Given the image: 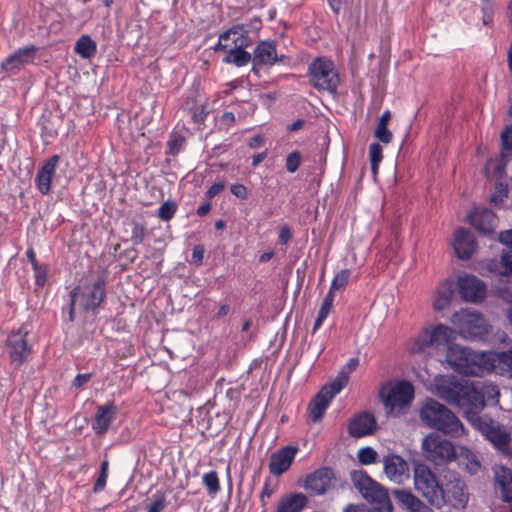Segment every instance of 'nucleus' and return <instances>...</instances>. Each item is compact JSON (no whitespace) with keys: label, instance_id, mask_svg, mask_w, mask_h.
Masks as SVG:
<instances>
[{"label":"nucleus","instance_id":"obj_1","mask_svg":"<svg viewBox=\"0 0 512 512\" xmlns=\"http://www.w3.org/2000/svg\"><path fill=\"white\" fill-rule=\"evenodd\" d=\"M435 394L448 404L461 409L497 449L506 451L509 448L511 438L507 429L487 416L477 415L485 407V394L498 395L494 385L458 379L455 376H437Z\"/></svg>","mask_w":512,"mask_h":512},{"label":"nucleus","instance_id":"obj_2","mask_svg":"<svg viewBox=\"0 0 512 512\" xmlns=\"http://www.w3.org/2000/svg\"><path fill=\"white\" fill-rule=\"evenodd\" d=\"M419 415L426 426L452 438H459L465 433L459 418L446 406L433 399H427L423 403Z\"/></svg>","mask_w":512,"mask_h":512},{"label":"nucleus","instance_id":"obj_3","mask_svg":"<svg viewBox=\"0 0 512 512\" xmlns=\"http://www.w3.org/2000/svg\"><path fill=\"white\" fill-rule=\"evenodd\" d=\"M489 355L452 344L445 352V361L458 373L481 377L489 372Z\"/></svg>","mask_w":512,"mask_h":512},{"label":"nucleus","instance_id":"obj_4","mask_svg":"<svg viewBox=\"0 0 512 512\" xmlns=\"http://www.w3.org/2000/svg\"><path fill=\"white\" fill-rule=\"evenodd\" d=\"M454 331L443 324H438L431 328H425L411 343L409 350L411 353H430V350L436 352H446L452 345Z\"/></svg>","mask_w":512,"mask_h":512},{"label":"nucleus","instance_id":"obj_5","mask_svg":"<svg viewBox=\"0 0 512 512\" xmlns=\"http://www.w3.org/2000/svg\"><path fill=\"white\" fill-rule=\"evenodd\" d=\"M414 489L427 503L437 509L443 507V485L436 474L424 463L416 464L413 469Z\"/></svg>","mask_w":512,"mask_h":512},{"label":"nucleus","instance_id":"obj_6","mask_svg":"<svg viewBox=\"0 0 512 512\" xmlns=\"http://www.w3.org/2000/svg\"><path fill=\"white\" fill-rule=\"evenodd\" d=\"M414 387L405 380L388 382L380 390V399L387 414L398 416L408 408L414 399Z\"/></svg>","mask_w":512,"mask_h":512},{"label":"nucleus","instance_id":"obj_7","mask_svg":"<svg viewBox=\"0 0 512 512\" xmlns=\"http://www.w3.org/2000/svg\"><path fill=\"white\" fill-rule=\"evenodd\" d=\"M310 84L319 92L336 93L340 83L334 63L325 57H317L308 66Z\"/></svg>","mask_w":512,"mask_h":512},{"label":"nucleus","instance_id":"obj_8","mask_svg":"<svg viewBox=\"0 0 512 512\" xmlns=\"http://www.w3.org/2000/svg\"><path fill=\"white\" fill-rule=\"evenodd\" d=\"M71 307L69 318L74 320V314L79 311H94L105 297L104 282L97 281L77 286L71 291Z\"/></svg>","mask_w":512,"mask_h":512},{"label":"nucleus","instance_id":"obj_9","mask_svg":"<svg viewBox=\"0 0 512 512\" xmlns=\"http://www.w3.org/2000/svg\"><path fill=\"white\" fill-rule=\"evenodd\" d=\"M422 456L435 466H443L456 458L454 445L439 434L432 432L421 441Z\"/></svg>","mask_w":512,"mask_h":512},{"label":"nucleus","instance_id":"obj_10","mask_svg":"<svg viewBox=\"0 0 512 512\" xmlns=\"http://www.w3.org/2000/svg\"><path fill=\"white\" fill-rule=\"evenodd\" d=\"M451 322L466 339L482 340L490 331L486 319L480 313L468 309L454 313Z\"/></svg>","mask_w":512,"mask_h":512},{"label":"nucleus","instance_id":"obj_11","mask_svg":"<svg viewBox=\"0 0 512 512\" xmlns=\"http://www.w3.org/2000/svg\"><path fill=\"white\" fill-rule=\"evenodd\" d=\"M28 331L21 327L18 331L12 332L6 340L7 353L11 363L20 367L32 354V346L27 342Z\"/></svg>","mask_w":512,"mask_h":512},{"label":"nucleus","instance_id":"obj_12","mask_svg":"<svg viewBox=\"0 0 512 512\" xmlns=\"http://www.w3.org/2000/svg\"><path fill=\"white\" fill-rule=\"evenodd\" d=\"M352 480L354 486L368 502L390 505L387 491L367 474L354 472Z\"/></svg>","mask_w":512,"mask_h":512},{"label":"nucleus","instance_id":"obj_13","mask_svg":"<svg viewBox=\"0 0 512 512\" xmlns=\"http://www.w3.org/2000/svg\"><path fill=\"white\" fill-rule=\"evenodd\" d=\"M37 47L30 45L19 48L9 55L1 64V70L9 76L18 74L36 58Z\"/></svg>","mask_w":512,"mask_h":512},{"label":"nucleus","instance_id":"obj_14","mask_svg":"<svg viewBox=\"0 0 512 512\" xmlns=\"http://www.w3.org/2000/svg\"><path fill=\"white\" fill-rule=\"evenodd\" d=\"M469 499V494L465 482L453 477L443 485V506L450 504L454 508H465Z\"/></svg>","mask_w":512,"mask_h":512},{"label":"nucleus","instance_id":"obj_15","mask_svg":"<svg viewBox=\"0 0 512 512\" xmlns=\"http://www.w3.org/2000/svg\"><path fill=\"white\" fill-rule=\"evenodd\" d=\"M457 286L462 299L467 302H479L485 297V284L473 275H460Z\"/></svg>","mask_w":512,"mask_h":512},{"label":"nucleus","instance_id":"obj_16","mask_svg":"<svg viewBox=\"0 0 512 512\" xmlns=\"http://www.w3.org/2000/svg\"><path fill=\"white\" fill-rule=\"evenodd\" d=\"M249 34L250 30L245 24L234 25L220 35L216 49H226L231 45L238 48L248 47L252 42Z\"/></svg>","mask_w":512,"mask_h":512},{"label":"nucleus","instance_id":"obj_17","mask_svg":"<svg viewBox=\"0 0 512 512\" xmlns=\"http://www.w3.org/2000/svg\"><path fill=\"white\" fill-rule=\"evenodd\" d=\"M288 58L281 54L278 55L276 45L273 41H261L253 52V66H273L276 63H284Z\"/></svg>","mask_w":512,"mask_h":512},{"label":"nucleus","instance_id":"obj_18","mask_svg":"<svg viewBox=\"0 0 512 512\" xmlns=\"http://www.w3.org/2000/svg\"><path fill=\"white\" fill-rule=\"evenodd\" d=\"M384 473L387 478L396 483L403 484L409 479L408 463L399 455L389 454L383 459Z\"/></svg>","mask_w":512,"mask_h":512},{"label":"nucleus","instance_id":"obj_19","mask_svg":"<svg viewBox=\"0 0 512 512\" xmlns=\"http://www.w3.org/2000/svg\"><path fill=\"white\" fill-rule=\"evenodd\" d=\"M298 448L295 446H284L274 452L270 457L269 471L275 476H280L286 472L293 463Z\"/></svg>","mask_w":512,"mask_h":512},{"label":"nucleus","instance_id":"obj_20","mask_svg":"<svg viewBox=\"0 0 512 512\" xmlns=\"http://www.w3.org/2000/svg\"><path fill=\"white\" fill-rule=\"evenodd\" d=\"M376 428L375 416L369 412H361L351 419L348 432L354 438H361L373 434Z\"/></svg>","mask_w":512,"mask_h":512},{"label":"nucleus","instance_id":"obj_21","mask_svg":"<svg viewBox=\"0 0 512 512\" xmlns=\"http://www.w3.org/2000/svg\"><path fill=\"white\" fill-rule=\"evenodd\" d=\"M469 223L480 233L492 234L497 226L495 214L487 208H476L468 215Z\"/></svg>","mask_w":512,"mask_h":512},{"label":"nucleus","instance_id":"obj_22","mask_svg":"<svg viewBox=\"0 0 512 512\" xmlns=\"http://www.w3.org/2000/svg\"><path fill=\"white\" fill-rule=\"evenodd\" d=\"M399 505L409 512H435L429 503L415 496L411 491L396 489L392 492Z\"/></svg>","mask_w":512,"mask_h":512},{"label":"nucleus","instance_id":"obj_23","mask_svg":"<svg viewBox=\"0 0 512 512\" xmlns=\"http://www.w3.org/2000/svg\"><path fill=\"white\" fill-rule=\"evenodd\" d=\"M332 476L330 469H318L307 477L304 487L314 495L324 494L331 486Z\"/></svg>","mask_w":512,"mask_h":512},{"label":"nucleus","instance_id":"obj_24","mask_svg":"<svg viewBox=\"0 0 512 512\" xmlns=\"http://www.w3.org/2000/svg\"><path fill=\"white\" fill-rule=\"evenodd\" d=\"M454 250L460 259H469L476 249L473 235L464 228H457L454 232Z\"/></svg>","mask_w":512,"mask_h":512},{"label":"nucleus","instance_id":"obj_25","mask_svg":"<svg viewBox=\"0 0 512 512\" xmlns=\"http://www.w3.org/2000/svg\"><path fill=\"white\" fill-rule=\"evenodd\" d=\"M495 490L504 502L512 501V470L505 466L494 467Z\"/></svg>","mask_w":512,"mask_h":512},{"label":"nucleus","instance_id":"obj_26","mask_svg":"<svg viewBox=\"0 0 512 512\" xmlns=\"http://www.w3.org/2000/svg\"><path fill=\"white\" fill-rule=\"evenodd\" d=\"M59 162V156L53 155L51 156L41 167L39 172L36 175V185L38 190L46 195L50 192L51 182L56 172V167Z\"/></svg>","mask_w":512,"mask_h":512},{"label":"nucleus","instance_id":"obj_27","mask_svg":"<svg viewBox=\"0 0 512 512\" xmlns=\"http://www.w3.org/2000/svg\"><path fill=\"white\" fill-rule=\"evenodd\" d=\"M117 408L113 403H107L97 408L92 428L96 434H104L107 432L110 424L115 418Z\"/></svg>","mask_w":512,"mask_h":512},{"label":"nucleus","instance_id":"obj_28","mask_svg":"<svg viewBox=\"0 0 512 512\" xmlns=\"http://www.w3.org/2000/svg\"><path fill=\"white\" fill-rule=\"evenodd\" d=\"M332 399L333 398L331 395H328L326 390L321 389L317 393L308 406V414L312 422H319L323 418Z\"/></svg>","mask_w":512,"mask_h":512},{"label":"nucleus","instance_id":"obj_29","mask_svg":"<svg viewBox=\"0 0 512 512\" xmlns=\"http://www.w3.org/2000/svg\"><path fill=\"white\" fill-rule=\"evenodd\" d=\"M489 371L497 369L504 376L512 378V350L499 353L487 352Z\"/></svg>","mask_w":512,"mask_h":512},{"label":"nucleus","instance_id":"obj_30","mask_svg":"<svg viewBox=\"0 0 512 512\" xmlns=\"http://www.w3.org/2000/svg\"><path fill=\"white\" fill-rule=\"evenodd\" d=\"M454 293V283L450 279H446L441 282L433 298V308L437 311H442L449 307L452 296Z\"/></svg>","mask_w":512,"mask_h":512},{"label":"nucleus","instance_id":"obj_31","mask_svg":"<svg viewBox=\"0 0 512 512\" xmlns=\"http://www.w3.org/2000/svg\"><path fill=\"white\" fill-rule=\"evenodd\" d=\"M307 498L302 493H295L282 498L277 512H300L306 505Z\"/></svg>","mask_w":512,"mask_h":512},{"label":"nucleus","instance_id":"obj_32","mask_svg":"<svg viewBox=\"0 0 512 512\" xmlns=\"http://www.w3.org/2000/svg\"><path fill=\"white\" fill-rule=\"evenodd\" d=\"M245 47H232L224 49L227 51L226 56L223 58L225 63H233L238 67L247 65L251 60V55L244 50Z\"/></svg>","mask_w":512,"mask_h":512},{"label":"nucleus","instance_id":"obj_33","mask_svg":"<svg viewBox=\"0 0 512 512\" xmlns=\"http://www.w3.org/2000/svg\"><path fill=\"white\" fill-rule=\"evenodd\" d=\"M74 50L83 59H90L97 52V44L89 35H82L76 41Z\"/></svg>","mask_w":512,"mask_h":512},{"label":"nucleus","instance_id":"obj_34","mask_svg":"<svg viewBox=\"0 0 512 512\" xmlns=\"http://www.w3.org/2000/svg\"><path fill=\"white\" fill-rule=\"evenodd\" d=\"M334 296H331V293H327L323 299L321 307L319 309L317 318L315 320L312 332L315 333L329 316L332 308H333Z\"/></svg>","mask_w":512,"mask_h":512},{"label":"nucleus","instance_id":"obj_35","mask_svg":"<svg viewBox=\"0 0 512 512\" xmlns=\"http://www.w3.org/2000/svg\"><path fill=\"white\" fill-rule=\"evenodd\" d=\"M349 377L346 371L340 370L336 378L329 385L324 386L322 390H326L328 395L334 398L348 384Z\"/></svg>","mask_w":512,"mask_h":512},{"label":"nucleus","instance_id":"obj_36","mask_svg":"<svg viewBox=\"0 0 512 512\" xmlns=\"http://www.w3.org/2000/svg\"><path fill=\"white\" fill-rule=\"evenodd\" d=\"M461 461L466 471L471 475H476L481 470V463L478 457L469 450L462 451Z\"/></svg>","mask_w":512,"mask_h":512},{"label":"nucleus","instance_id":"obj_37","mask_svg":"<svg viewBox=\"0 0 512 512\" xmlns=\"http://www.w3.org/2000/svg\"><path fill=\"white\" fill-rule=\"evenodd\" d=\"M351 271L349 269H343L339 271L331 282L328 293L334 296L336 291L343 290L349 282Z\"/></svg>","mask_w":512,"mask_h":512},{"label":"nucleus","instance_id":"obj_38","mask_svg":"<svg viewBox=\"0 0 512 512\" xmlns=\"http://www.w3.org/2000/svg\"><path fill=\"white\" fill-rule=\"evenodd\" d=\"M202 483L210 496H215L220 491V481L216 471H210L202 476Z\"/></svg>","mask_w":512,"mask_h":512},{"label":"nucleus","instance_id":"obj_39","mask_svg":"<svg viewBox=\"0 0 512 512\" xmlns=\"http://www.w3.org/2000/svg\"><path fill=\"white\" fill-rule=\"evenodd\" d=\"M382 146L375 142L369 146V159L371 163V170L374 174H377L379 164L382 161Z\"/></svg>","mask_w":512,"mask_h":512},{"label":"nucleus","instance_id":"obj_40","mask_svg":"<svg viewBox=\"0 0 512 512\" xmlns=\"http://www.w3.org/2000/svg\"><path fill=\"white\" fill-rule=\"evenodd\" d=\"M358 460L363 465H370L376 462L378 453L372 447H363L358 450Z\"/></svg>","mask_w":512,"mask_h":512},{"label":"nucleus","instance_id":"obj_41","mask_svg":"<svg viewBox=\"0 0 512 512\" xmlns=\"http://www.w3.org/2000/svg\"><path fill=\"white\" fill-rule=\"evenodd\" d=\"M131 225L132 231L130 241L133 245H139L144 241L147 235V229L143 224L136 221H133Z\"/></svg>","mask_w":512,"mask_h":512},{"label":"nucleus","instance_id":"obj_42","mask_svg":"<svg viewBox=\"0 0 512 512\" xmlns=\"http://www.w3.org/2000/svg\"><path fill=\"white\" fill-rule=\"evenodd\" d=\"M177 209V205L173 201L164 202L158 210V217L163 221H169L173 218Z\"/></svg>","mask_w":512,"mask_h":512},{"label":"nucleus","instance_id":"obj_43","mask_svg":"<svg viewBox=\"0 0 512 512\" xmlns=\"http://www.w3.org/2000/svg\"><path fill=\"white\" fill-rule=\"evenodd\" d=\"M302 162V156L299 151H293L286 157V169L289 173H295L300 167Z\"/></svg>","mask_w":512,"mask_h":512},{"label":"nucleus","instance_id":"obj_44","mask_svg":"<svg viewBox=\"0 0 512 512\" xmlns=\"http://www.w3.org/2000/svg\"><path fill=\"white\" fill-rule=\"evenodd\" d=\"M35 283L39 287H43L47 280L48 267L45 265H38L33 268Z\"/></svg>","mask_w":512,"mask_h":512},{"label":"nucleus","instance_id":"obj_45","mask_svg":"<svg viewBox=\"0 0 512 512\" xmlns=\"http://www.w3.org/2000/svg\"><path fill=\"white\" fill-rule=\"evenodd\" d=\"M166 506L165 496L163 494H156L148 506L147 512H161Z\"/></svg>","mask_w":512,"mask_h":512},{"label":"nucleus","instance_id":"obj_46","mask_svg":"<svg viewBox=\"0 0 512 512\" xmlns=\"http://www.w3.org/2000/svg\"><path fill=\"white\" fill-rule=\"evenodd\" d=\"M374 135L379 141L385 144L390 143L392 140V133L388 130L387 125H377Z\"/></svg>","mask_w":512,"mask_h":512},{"label":"nucleus","instance_id":"obj_47","mask_svg":"<svg viewBox=\"0 0 512 512\" xmlns=\"http://www.w3.org/2000/svg\"><path fill=\"white\" fill-rule=\"evenodd\" d=\"M501 264L504 268V274H512V249L507 250L502 254Z\"/></svg>","mask_w":512,"mask_h":512},{"label":"nucleus","instance_id":"obj_48","mask_svg":"<svg viewBox=\"0 0 512 512\" xmlns=\"http://www.w3.org/2000/svg\"><path fill=\"white\" fill-rule=\"evenodd\" d=\"M501 140L505 150H512V124L501 133Z\"/></svg>","mask_w":512,"mask_h":512},{"label":"nucleus","instance_id":"obj_49","mask_svg":"<svg viewBox=\"0 0 512 512\" xmlns=\"http://www.w3.org/2000/svg\"><path fill=\"white\" fill-rule=\"evenodd\" d=\"M210 111L208 104H202L193 114L194 121L197 123L204 122Z\"/></svg>","mask_w":512,"mask_h":512},{"label":"nucleus","instance_id":"obj_50","mask_svg":"<svg viewBox=\"0 0 512 512\" xmlns=\"http://www.w3.org/2000/svg\"><path fill=\"white\" fill-rule=\"evenodd\" d=\"M226 186V181L221 180L219 182L214 183L206 192V197L208 199H212L217 196L220 192L224 190Z\"/></svg>","mask_w":512,"mask_h":512},{"label":"nucleus","instance_id":"obj_51","mask_svg":"<svg viewBox=\"0 0 512 512\" xmlns=\"http://www.w3.org/2000/svg\"><path fill=\"white\" fill-rule=\"evenodd\" d=\"M497 191L491 196V202L498 205L507 197V189L502 184L496 187Z\"/></svg>","mask_w":512,"mask_h":512},{"label":"nucleus","instance_id":"obj_52","mask_svg":"<svg viewBox=\"0 0 512 512\" xmlns=\"http://www.w3.org/2000/svg\"><path fill=\"white\" fill-rule=\"evenodd\" d=\"M230 190H231V193L235 197H237V198H239L241 200H245L248 197L247 188L244 185H242V184H233L231 186Z\"/></svg>","mask_w":512,"mask_h":512},{"label":"nucleus","instance_id":"obj_53","mask_svg":"<svg viewBox=\"0 0 512 512\" xmlns=\"http://www.w3.org/2000/svg\"><path fill=\"white\" fill-rule=\"evenodd\" d=\"M203 257H204V247L202 245H196L193 248L191 262L196 265H200L203 261Z\"/></svg>","mask_w":512,"mask_h":512},{"label":"nucleus","instance_id":"obj_54","mask_svg":"<svg viewBox=\"0 0 512 512\" xmlns=\"http://www.w3.org/2000/svg\"><path fill=\"white\" fill-rule=\"evenodd\" d=\"M499 241L508 247L507 250L512 249V230H506L499 234Z\"/></svg>","mask_w":512,"mask_h":512},{"label":"nucleus","instance_id":"obj_55","mask_svg":"<svg viewBox=\"0 0 512 512\" xmlns=\"http://www.w3.org/2000/svg\"><path fill=\"white\" fill-rule=\"evenodd\" d=\"M274 493V488L271 486L268 480L265 481L264 486L261 491V501L265 504L266 499H269L271 495Z\"/></svg>","mask_w":512,"mask_h":512},{"label":"nucleus","instance_id":"obj_56","mask_svg":"<svg viewBox=\"0 0 512 512\" xmlns=\"http://www.w3.org/2000/svg\"><path fill=\"white\" fill-rule=\"evenodd\" d=\"M92 377L91 373L77 374L73 380L74 387H81L86 384Z\"/></svg>","mask_w":512,"mask_h":512},{"label":"nucleus","instance_id":"obj_57","mask_svg":"<svg viewBox=\"0 0 512 512\" xmlns=\"http://www.w3.org/2000/svg\"><path fill=\"white\" fill-rule=\"evenodd\" d=\"M107 477L108 475L107 474H104V473H100L95 484H94V487H93V491L95 493H98L100 491H102L105 486H106V481H107Z\"/></svg>","mask_w":512,"mask_h":512},{"label":"nucleus","instance_id":"obj_58","mask_svg":"<svg viewBox=\"0 0 512 512\" xmlns=\"http://www.w3.org/2000/svg\"><path fill=\"white\" fill-rule=\"evenodd\" d=\"M244 24L250 30V33H257L262 26V22H261L260 18H258V17H253L252 19L249 20L248 23H244Z\"/></svg>","mask_w":512,"mask_h":512},{"label":"nucleus","instance_id":"obj_59","mask_svg":"<svg viewBox=\"0 0 512 512\" xmlns=\"http://www.w3.org/2000/svg\"><path fill=\"white\" fill-rule=\"evenodd\" d=\"M347 0H327L328 6L334 14L338 15Z\"/></svg>","mask_w":512,"mask_h":512},{"label":"nucleus","instance_id":"obj_60","mask_svg":"<svg viewBox=\"0 0 512 512\" xmlns=\"http://www.w3.org/2000/svg\"><path fill=\"white\" fill-rule=\"evenodd\" d=\"M220 122L221 125L225 126L226 128H229L234 124L235 116L232 112H225L222 114Z\"/></svg>","mask_w":512,"mask_h":512},{"label":"nucleus","instance_id":"obj_61","mask_svg":"<svg viewBox=\"0 0 512 512\" xmlns=\"http://www.w3.org/2000/svg\"><path fill=\"white\" fill-rule=\"evenodd\" d=\"M359 366V359L357 357L349 359L348 363L341 369V371H346L347 375L350 374Z\"/></svg>","mask_w":512,"mask_h":512},{"label":"nucleus","instance_id":"obj_62","mask_svg":"<svg viewBox=\"0 0 512 512\" xmlns=\"http://www.w3.org/2000/svg\"><path fill=\"white\" fill-rule=\"evenodd\" d=\"M291 237L292 234L290 229L287 226L282 227L279 233V241L282 244H286L290 241Z\"/></svg>","mask_w":512,"mask_h":512},{"label":"nucleus","instance_id":"obj_63","mask_svg":"<svg viewBox=\"0 0 512 512\" xmlns=\"http://www.w3.org/2000/svg\"><path fill=\"white\" fill-rule=\"evenodd\" d=\"M343 512H367L364 505L361 504H348Z\"/></svg>","mask_w":512,"mask_h":512},{"label":"nucleus","instance_id":"obj_64","mask_svg":"<svg viewBox=\"0 0 512 512\" xmlns=\"http://www.w3.org/2000/svg\"><path fill=\"white\" fill-rule=\"evenodd\" d=\"M264 141L265 138L263 135H256L249 140L248 145L250 148H257L261 146L264 143Z\"/></svg>","mask_w":512,"mask_h":512}]
</instances>
